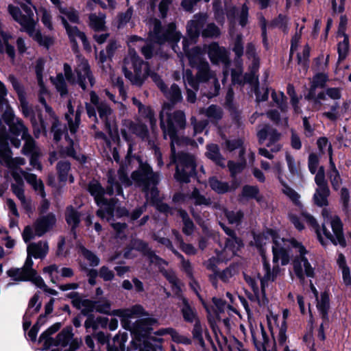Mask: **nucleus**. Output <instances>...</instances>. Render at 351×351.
Segmentation results:
<instances>
[{
	"instance_id": "obj_1",
	"label": "nucleus",
	"mask_w": 351,
	"mask_h": 351,
	"mask_svg": "<svg viewBox=\"0 0 351 351\" xmlns=\"http://www.w3.org/2000/svg\"><path fill=\"white\" fill-rule=\"evenodd\" d=\"M173 162L177 160L179 165L176 168L175 179L180 183L188 184L191 182V178L197 176V164L194 156L187 153L180 152L176 155H172Z\"/></svg>"
},
{
	"instance_id": "obj_2",
	"label": "nucleus",
	"mask_w": 351,
	"mask_h": 351,
	"mask_svg": "<svg viewBox=\"0 0 351 351\" xmlns=\"http://www.w3.org/2000/svg\"><path fill=\"white\" fill-rule=\"evenodd\" d=\"M139 167L131 173V178L138 185H143L148 189L151 184L156 185L158 182V175L153 171L152 167L143 162L140 158Z\"/></svg>"
},
{
	"instance_id": "obj_3",
	"label": "nucleus",
	"mask_w": 351,
	"mask_h": 351,
	"mask_svg": "<svg viewBox=\"0 0 351 351\" xmlns=\"http://www.w3.org/2000/svg\"><path fill=\"white\" fill-rule=\"evenodd\" d=\"M154 317L138 319L132 324V336L138 342L149 341V337L153 331L152 326L158 324Z\"/></svg>"
},
{
	"instance_id": "obj_4",
	"label": "nucleus",
	"mask_w": 351,
	"mask_h": 351,
	"mask_svg": "<svg viewBox=\"0 0 351 351\" xmlns=\"http://www.w3.org/2000/svg\"><path fill=\"white\" fill-rule=\"evenodd\" d=\"M154 34L156 43L159 45H163L165 43H169L174 47L177 45L182 38V34L180 32L176 31V26L174 23H171L168 25L167 28L161 31V27L157 25L154 27Z\"/></svg>"
},
{
	"instance_id": "obj_5",
	"label": "nucleus",
	"mask_w": 351,
	"mask_h": 351,
	"mask_svg": "<svg viewBox=\"0 0 351 351\" xmlns=\"http://www.w3.org/2000/svg\"><path fill=\"white\" fill-rule=\"evenodd\" d=\"M130 60L134 73L128 70L125 66L123 67V72L125 78L129 80L132 84L141 87L143 85V79L141 78L140 75L142 73V67L146 62L135 51L131 55Z\"/></svg>"
},
{
	"instance_id": "obj_6",
	"label": "nucleus",
	"mask_w": 351,
	"mask_h": 351,
	"mask_svg": "<svg viewBox=\"0 0 351 351\" xmlns=\"http://www.w3.org/2000/svg\"><path fill=\"white\" fill-rule=\"evenodd\" d=\"M280 182L284 187L282 190L283 193L289 197L294 205L298 208L300 215L304 217V219H315L313 215L307 212L306 208L299 200L300 195L286 182L283 181H280Z\"/></svg>"
},
{
	"instance_id": "obj_7",
	"label": "nucleus",
	"mask_w": 351,
	"mask_h": 351,
	"mask_svg": "<svg viewBox=\"0 0 351 351\" xmlns=\"http://www.w3.org/2000/svg\"><path fill=\"white\" fill-rule=\"evenodd\" d=\"M161 128L165 134H167L170 138V149L171 155H176V147L174 144L181 145L185 139L184 137H180L178 134V130L174 125L173 121L170 119L167 120V127L163 123L161 124Z\"/></svg>"
},
{
	"instance_id": "obj_8",
	"label": "nucleus",
	"mask_w": 351,
	"mask_h": 351,
	"mask_svg": "<svg viewBox=\"0 0 351 351\" xmlns=\"http://www.w3.org/2000/svg\"><path fill=\"white\" fill-rule=\"evenodd\" d=\"M208 55L213 63H217L219 62H226L228 61V55L226 49L223 47H220L216 42L209 45Z\"/></svg>"
},
{
	"instance_id": "obj_9",
	"label": "nucleus",
	"mask_w": 351,
	"mask_h": 351,
	"mask_svg": "<svg viewBox=\"0 0 351 351\" xmlns=\"http://www.w3.org/2000/svg\"><path fill=\"white\" fill-rule=\"evenodd\" d=\"M181 300L182 305L180 308V312L184 321L186 323L192 324L197 320H200L195 308L190 304L189 300L182 296Z\"/></svg>"
},
{
	"instance_id": "obj_10",
	"label": "nucleus",
	"mask_w": 351,
	"mask_h": 351,
	"mask_svg": "<svg viewBox=\"0 0 351 351\" xmlns=\"http://www.w3.org/2000/svg\"><path fill=\"white\" fill-rule=\"evenodd\" d=\"M112 314L117 317H133L134 316H147L148 313L141 304H134L130 308H119L112 311Z\"/></svg>"
},
{
	"instance_id": "obj_11",
	"label": "nucleus",
	"mask_w": 351,
	"mask_h": 351,
	"mask_svg": "<svg viewBox=\"0 0 351 351\" xmlns=\"http://www.w3.org/2000/svg\"><path fill=\"white\" fill-rule=\"evenodd\" d=\"M205 155L207 158L212 160L216 165L222 168L225 167L223 162L224 158L220 152V149L217 144H208L206 145V152Z\"/></svg>"
},
{
	"instance_id": "obj_12",
	"label": "nucleus",
	"mask_w": 351,
	"mask_h": 351,
	"mask_svg": "<svg viewBox=\"0 0 351 351\" xmlns=\"http://www.w3.org/2000/svg\"><path fill=\"white\" fill-rule=\"evenodd\" d=\"M99 204H97V206L103 208L108 216V218L106 219H114L115 208L119 203V199L116 197L107 199L104 197L99 200Z\"/></svg>"
},
{
	"instance_id": "obj_13",
	"label": "nucleus",
	"mask_w": 351,
	"mask_h": 351,
	"mask_svg": "<svg viewBox=\"0 0 351 351\" xmlns=\"http://www.w3.org/2000/svg\"><path fill=\"white\" fill-rule=\"evenodd\" d=\"M306 254H300L299 256H296L293 260V271L301 283L304 282V274L302 263H303L304 266L310 264L308 258L306 257Z\"/></svg>"
},
{
	"instance_id": "obj_14",
	"label": "nucleus",
	"mask_w": 351,
	"mask_h": 351,
	"mask_svg": "<svg viewBox=\"0 0 351 351\" xmlns=\"http://www.w3.org/2000/svg\"><path fill=\"white\" fill-rule=\"evenodd\" d=\"M49 250V246L47 242L42 245L41 242L32 243L27 247V254L34 258H44Z\"/></svg>"
},
{
	"instance_id": "obj_15",
	"label": "nucleus",
	"mask_w": 351,
	"mask_h": 351,
	"mask_svg": "<svg viewBox=\"0 0 351 351\" xmlns=\"http://www.w3.org/2000/svg\"><path fill=\"white\" fill-rule=\"evenodd\" d=\"M130 245L132 246V248L142 253L145 256H148L149 257L154 256L156 259L159 258V257L156 256L152 250H151L148 243L142 239H132L130 241Z\"/></svg>"
},
{
	"instance_id": "obj_16",
	"label": "nucleus",
	"mask_w": 351,
	"mask_h": 351,
	"mask_svg": "<svg viewBox=\"0 0 351 351\" xmlns=\"http://www.w3.org/2000/svg\"><path fill=\"white\" fill-rule=\"evenodd\" d=\"M22 140L24 141V145L21 151L23 155L28 156L40 150L36 141L29 133L25 132L24 136H22Z\"/></svg>"
},
{
	"instance_id": "obj_17",
	"label": "nucleus",
	"mask_w": 351,
	"mask_h": 351,
	"mask_svg": "<svg viewBox=\"0 0 351 351\" xmlns=\"http://www.w3.org/2000/svg\"><path fill=\"white\" fill-rule=\"evenodd\" d=\"M272 253H273V263H277L279 259L281 260V265L285 266L287 265L290 261V256L289 251L282 247L281 245L280 246H272Z\"/></svg>"
},
{
	"instance_id": "obj_18",
	"label": "nucleus",
	"mask_w": 351,
	"mask_h": 351,
	"mask_svg": "<svg viewBox=\"0 0 351 351\" xmlns=\"http://www.w3.org/2000/svg\"><path fill=\"white\" fill-rule=\"evenodd\" d=\"M260 327L263 337V342L257 340L254 330L251 329L252 341L257 351H266L267 348L269 347V338L265 330L264 326L261 324Z\"/></svg>"
},
{
	"instance_id": "obj_19",
	"label": "nucleus",
	"mask_w": 351,
	"mask_h": 351,
	"mask_svg": "<svg viewBox=\"0 0 351 351\" xmlns=\"http://www.w3.org/2000/svg\"><path fill=\"white\" fill-rule=\"evenodd\" d=\"M208 184L210 189L217 194L223 195L230 192L229 183L219 180L216 176L208 178Z\"/></svg>"
},
{
	"instance_id": "obj_20",
	"label": "nucleus",
	"mask_w": 351,
	"mask_h": 351,
	"mask_svg": "<svg viewBox=\"0 0 351 351\" xmlns=\"http://www.w3.org/2000/svg\"><path fill=\"white\" fill-rule=\"evenodd\" d=\"M74 334L71 326H67L64 328L56 337V345L61 346L63 348L66 347L70 341L73 339Z\"/></svg>"
},
{
	"instance_id": "obj_21",
	"label": "nucleus",
	"mask_w": 351,
	"mask_h": 351,
	"mask_svg": "<svg viewBox=\"0 0 351 351\" xmlns=\"http://www.w3.org/2000/svg\"><path fill=\"white\" fill-rule=\"evenodd\" d=\"M21 173L23 175L26 182L31 184L35 191H40L43 197L45 196L44 184L41 180L38 181L37 176L34 173H27L20 169Z\"/></svg>"
},
{
	"instance_id": "obj_22",
	"label": "nucleus",
	"mask_w": 351,
	"mask_h": 351,
	"mask_svg": "<svg viewBox=\"0 0 351 351\" xmlns=\"http://www.w3.org/2000/svg\"><path fill=\"white\" fill-rule=\"evenodd\" d=\"M56 221H34L33 227L35 235L43 236L46 232L53 229L56 226Z\"/></svg>"
},
{
	"instance_id": "obj_23",
	"label": "nucleus",
	"mask_w": 351,
	"mask_h": 351,
	"mask_svg": "<svg viewBox=\"0 0 351 351\" xmlns=\"http://www.w3.org/2000/svg\"><path fill=\"white\" fill-rule=\"evenodd\" d=\"M10 136H19L21 135L24 136L25 132L29 133L27 126L25 125L23 120L20 118H17L16 121L9 125Z\"/></svg>"
},
{
	"instance_id": "obj_24",
	"label": "nucleus",
	"mask_w": 351,
	"mask_h": 351,
	"mask_svg": "<svg viewBox=\"0 0 351 351\" xmlns=\"http://www.w3.org/2000/svg\"><path fill=\"white\" fill-rule=\"evenodd\" d=\"M350 198L349 190L346 187L341 188L340 192V199L342 210L346 215L347 219H351V206L349 204Z\"/></svg>"
},
{
	"instance_id": "obj_25",
	"label": "nucleus",
	"mask_w": 351,
	"mask_h": 351,
	"mask_svg": "<svg viewBox=\"0 0 351 351\" xmlns=\"http://www.w3.org/2000/svg\"><path fill=\"white\" fill-rule=\"evenodd\" d=\"M89 26L95 32L106 31V21L105 15L103 16H98L95 14H90L89 15Z\"/></svg>"
},
{
	"instance_id": "obj_26",
	"label": "nucleus",
	"mask_w": 351,
	"mask_h": 351,
	"mask_svg": "<svg viewBox=\"0 0 351 351\" xmlns=\"http://www.w3.org/2000/svg\"><path fill=\"white\" fill-rule=\"evenodd\" d=\"M21 106V111L25 117H30L32 125L34 127L37 124L36 114L32 107L29 106V104L25 96L19 99Z\"/></svg>"
},
{
	"instance_id": "obj_27",
	"label": "nucleus",
	"mask_w": 351,
	"mask_h": 351,
	"mask_svg": "<svg viewBox=\"0 0 351 351\" xmlns=\"http://www.w3.org/2000/svg\"><path fill=\"white\" fill-rule=\"evenodd\" d=\"M170 119L173 121L174 125L180 130L186 128V116L182 110H175L172 114H167V120Z\"/></svg>"
},
{
	"instance_id": "obj_28",
	"label": "nucleus",
	"mask_w": 351,
	"mask_h": 351,
	"mask_svg": "<svg viewBox=\"0 0 351 351\" xmlns=\"http://www.w3.org/2000/svg\"><path fill=\"white\" fill-rule=\"evenodd\" d=\"M33 39L39 45V46L43 47L47 50L53 45L55 43V39L53 36L43 35L40 30H37L35 32Z\"/></svg>"
},
{
	"instance_id": "obj_29",
	"label": "nucleus",
	"mask_w": 351,
	"mask_h": 351,
	"mask_svg": "<svg viewBox=\"0 0 351 351\" xmlns=\"http://www.w3.org/2000/svg\"><path fill=\"white\" fill-rule=\"evenodd\" d=\"M88 191L94 197L97 204H99V200L104 197L105 189L99 182H90L88 185Z\"/></svg>"
},
{
	"instance_id": "obj_30",
	"label": "nucleus",
	"mask_w": 351,
	"mask_h": 351,
	"mask_svg": "<svg viewBox=\"0 0 351 351\" xmlns=\"http://www.w3.org/2000/svg\"><path fill=\"white\" fill-rule=\"evenodd\" d=\"M343 36V40L337 45L338 62L344 60L349 50V38L346 33L341 34Z\"/></svg>"
},
{
	"instance_id": "obj_31",
	"label": "nucleus",
	"mask_w": 351,
	"mask_h": 351,
	"mask_svg": "<svg viewBox=\"0 0 351 351\" xmlns=\"http://www.w3.org/2000/svg\"><path fill=\"white\" fill-rule=\"evenodd\" d=\"M22 27L21 31L26 32L29 36H34L35 34V25L36 23L32 17H27V16H23L20 21L18 22Z\"/></svg>"
},
{
	"instance_id": "obj_32",
	"label": "nucleus",
	"mask_w": 351,
	"mask_h": 351,
	"mask_svg": "<svg viewBox=\"0 0 351 351\" xmlns=\"http://www.w3.org/2000/svg\"><path fill=\"white\" fill-rule=\"evenodd\" d=\"M58 178L60 182H66L69 171L71 169V163L69 161H59L56 165Z\"/></svg>"
},
{
	"instance_id": "obj_33",
	"label": "nucleus",
	"mask_w": 351,
	"mask_h": 351,
	"mask_svg": "<svg viewBox=\"0 0 351 351\" xmlns=\"http://www.w3.org/2000/svg\"><path fill=\"white\" fill-rule=\"evenodd\" d=\"M200 29L201 25L198 21H190V24H189L186 27V33L191 41L196 43L200 35Z\"/></svg>"
},
{
	"instance_id": "obj_34",
	"label": "nucleus",
	"mask_w": 351,
	"mask_h": 351,
	"mask_svg": "<svg viewBox=\"0 0 351 351\" xmlns=\"http://www.w3.org/2000/svg\"><path fill=\"white\" fill-rule=\"evenodd\" d=\"M97 110L100 119L104 121L106 128L111 131V124L108 117L112 112L111 108L107 104H101L97 106Z\"/></svg>"
},
{
	"instance_id": "obj_35",
	"label": "nucleus",
	"mask_w": 351,
	"mask_h": 351,
	"mask_svg": "<svg viewBox=\"0 0 351 351\" xmlns=\"http://www.w3.org/2000/svg\"><path fill=\"white\" fill-rule=\"evenodd\" d=\"M130 130L132 132L133 134H136L137 136L144 138L147 137L149 135V130L147 126L143 123H134L132 121L130 123Z\"/></svg>"
},
{
	"instance_id": "obj_36",
	"label": "nucleus",
	"mask_w": 351,
	"mask_h": 351,
	"mask_svg": "<svg viewBox=\"0 0 351 351\" xmlns=\"http://www.w3.org/2000/svg\"><path fill=\"white\" fill-rule=\"evenodd\" d=\"M316 307L318 311H330V293L328 290L321 292L320 299L316 300Z\"/></svg>"
},
{
	"instance_id": "obj_37",
	"label": "nucleus",
	"mask_w": 351,
	"mask_h": 351,
	"mask_svg": "<svg viewBox=\"0 0 351 351\" xmlns=\"http://www.w3.org/2000/svg\"><path fill=\"white\" fill-rule=\"evenodd\" d=\"M53 84H55L57 91L60 93L62 97L68 95V87L62 73H60L57 74Z\"/></svg>"
},
{
	"instance_id": "obj_38",
	"label": "nucleus",
	"mask_w": 351,
	"mask_h": 351,
	"mask_svg": "<svg viewBox=\"0 0 351 351\" xmlns=\"http://www.w3.org/2000/svg\"><path fill=\"white\" fill-rule=\"evenodd\" d=\"M259 193L260 190L257 186L245 184L242 188L241 196L249 200L256 198Z\"/></svg>"
},
{
	"instance_id": "obj_39",
	"label": "nucleus",
	"mask_w": 351,
	"mask_h": 351,
	"mask_svg": "<svg viewBox=\"0 0 351 351\" xmlns=\"http://www.w3.org/2000/svg\"><path fill=\"white\" fill-rule=\"evenodd\" d=\"M7 274L13 278L14 280L18 282L27 281L29 279L27 278L28 274L23 269L21 270L19 268H11L8 270Z\"/></svg>"
},
{
	"instance_id": "obj_40",
	"label": "nucleus",
	"mask_w": 351,
	"mask_h": 351,
	"mask_svg": "<svg viewBox=\"0 0 351 351\" xmlns=\"http://www.w3.org/2000/svg\"><path fill=\"white\" fill-rule=\"evenodd\" d=\"M220 35V29L214 23L207 24L206 28L202 32V36L204 38H218Z\"/></svg>"
},
{
	"instance_id": "obj_41",
	"label": "nucleus",
	"mask_w": 351,
	"mask_h": 351,
	"mask_svg": "<svg viewBox=\"0 0 351 351\" xmlns=\"http://www.w3.org/2000/svg\"><path fill=\"white\" fill-rule=\"evenodd\" d=\"M200 51L201 49L199 47H194L191 49H189L186 52H184L191 67H194L197 65V62L199 60V55L200 54Z\"/></svg>"
},
{
	"instance_id": "obj_42",
	"label": "nucleus",
	"mask_w": 351,
	"mask_h": 351,
	"mask_svg": "<svg viewBox=\"0 0 351 351\" xmlns=\"http://www.w3.org/2000/svg\"><path fill=\"white\" fill-rule=\"evenodd\" d=\"M173 233L176 237L178 241L180 243L181 250L188 255H194L196 253V250L192 244L185 243L183 241L182 236L179 234L177 230H173Z\"/></svg>"
},
{
	"instance_id": "obj_43",
	"label": "nucleus",
	"mask_w": 351,
	"mask_h": 351,
	"mask_svg": "<svg viewBox=\"0 0 351 351\" xmlns=\"http://www.w3.org/2000/svg\"><path fill=\"white\" fill-rule=\"evenodd\" d=\"M315 193L322 195V198H320V200L318 202L317 206L323 207L328 206V197L330 195V189L328 184L318 186L315 190Z\"/></svg>"
},
{
	"instance_id": "obj_44",
	"label": "nucleus",
	"mask_w": 351,
	"mask_h": 351,
	"mask_svg": "<svg viewBox=\"0 0 351 351\" xmlns=\"http://www.w3.org/2000/svg\"><path fill=\"white\" fill-rule=\"evenodd\" d=\"M168 99L173 104H177L182 101L181 90L176 84L171 85Z\"/></svg>"
},
{
	"instance_id": "obj_45",
	"label": "nucleus",
	"mask_w": 351,
	"mask_h": 351,
	"mask_svg": "<svg viewBox=\"0 0 351 351\" xmlns=\"http://www.w3.org/2000/svg\"><path fill=\"white\" fill-rule=\"evenodd\" d=\"M218 262H219V260L217 258L213 256L208 260L207 265H206L207 269L210 270L214 272L213 274H210L209 276V280L213 285L217 284L216 274L219 271L217 265Z\"/></svg>"
},
{
	"instance_id": "obj_46",
	"label": "nucleus",
	"mask_w": 351,
	"mask_h": 351,
	"mask_svg": "<svg viewBox=\"0 0 351 351\" xmlns=\"http://www.w3.org/2000/svg\"><path fill=\"white\" fill-rule=\"evenodd\" d=\"M191 199H194L195 204L201 206H208L211 204L210 199L206 198L204 195H202L198 189L195 187L191 195Z\"/></svg>"
},
{
	"instance_id": "obj_47",
	"label": "nucleus",
	"mask_w": 351,
	"mask_h": 351,
	"mask_svg": "<svg viewBox=\"0 0 351 351\" xmlns=\"http://www.w3.org/2000/svg\"><path fill=\"white\" fill-rule=\"evenodd\" d=\"M232 51L237 59H240L243 56L244 47L242 34H237L234 43Z\"/></svg>"
},
{
	"instance_id": "obj_48",
	"label": "nucleus",
	"mask_w": 351,
	"mask_h": 351,
	"mask_svg": "<svg viewBox=\"0 0 351 351\" xmlns=\"http://www.w3.org/2000/svg\"><path fill=\"white\" fill-rule=\"evenodd\" d=\"M310 53H311V48H310L309 45L308 44H306L304 47L303 51H302L303 61H302V58L300 53H298L297 54L298 64H302V66L305 69H307L308 68Z\"/></svg>"
},
{
	"instance_id": "obj_49",
	"label": "nucleus",
	"mask_w": 351,
	"mask_h": 351,
	"mask_svg": "<svg viewBox=\"0 0 351 351\" xmlns=\"http://www.w3.org/2000/svg\"><path fill=\"white\" fill-rule=\"evenodd\" d=\"M1 112V119L7 125L16 121L17 118L15 117L14 110L10 104H8Z\"/></svg>"
},
{
	"instance_id": "obj_50",
	"label": "nucleus",
	"mask_w": 351,
	"mask_h": 351,
	"mask_svg": "<svg viewBox=\"0 0 351 351\" xmlns=\"http://www.w3.org/2000/svg\"><path fill=\"white\" fill-rule=\"evenodd\" d=\"M276 275L274 274L271 273V271H265V274L264 275V277L261 280V293L263 295V300H265L266 302H268V298L266 295V291H265V286L269 280L274 281L276 279Z\"/></svg>"
},
{
	"instance_id": "obj_51",
	"label": "nucleus",
	"mask_w": 351,
	"mask_h": 351,
	"mask_svg": "<svg viewBox=\"0 0 351 351\" xmlns=\"http://www.w3.org/2000/svg\"><path fill=\"white\" fill-rule=\"evenodd\" d=\"M206 115L210 119L217 121L221 120L223 117L222 109L217 105L212 104L209 106L206 110Z\"/></svg>"
},
{
	"instance_id": "obj_52",
	"label": "nucleus",
	"mask_w": 351,
	"mask_h": 351,
	"mask_svg": "<svg viewBox=\"0 0 351 351\" xmlns=\"http://www.w3.org/2000/svg\"><path fill=\"white\" fill-rule=\"evenodd\" d=\"M98 302L90 299H84L82 306L84 307L80 313L82 316L93 315V312L95 311L96 304Z\"/></svg>"
},
{
	"instance_id": "obj_53",
	"label": "nucleus",
	"mask_w": 351,
	"mask_h": 351,
	"mask_svg": "<svg viewBox=\"0 0 351 351\" xmlns=\"http://www.w3.org/2000/svg\"><path fill=\"white\" fill-rule=\"evenodd\" d=\"M245 162H235L232 160L228 162V167L230 173L231 178H235L237 174L243 171L245 168Z\"/></svg>"
},
{
	"instance_id": "obj_54",
	"label": "nucleus",
	"mask_w": 351,
	"mask_h": 351,
	"mask_svg": "<svg viewBox=\"0 0 351 351\" xmlns=\"http://www.w3.org/2000/svg\"><path fill=\"white\" fill-rule=\"evenodd\" d=\"M81 252L84 258L90 262V266L96 267L99 264V258L92 251L82 246L81 247Z\"/></svg>"
},
{
	"instance_id": "obj_55",
	"label": "nucleus",
	"mask_w": 351,
	"mask_h": 351,
	"mask_svg": "<svg viewBox=\"0 0 351 351\" xmlns=\"http://www.w3.org/2000/svg\"><path fill=\"white\" fill-rule=\"evenodd\" d=\"M133 14V8L130 7L125 12H120L118 14V27L121 28L125 25L131 19Z\"/></svg>"
},
{
	"instance_id": "obj_56",
	"label": "nucleus",
	"mask_w": 351,
	"mask_h": 351,
	"mask_svg": "<svg viewBox=\"0 0 351 351\" xmlns=\"http://www.w3.org/2000/svg\"><path fill=\"white\" fill-rule=\"evenodd\" d=\"M29 159V165L34 169L41 171L43 169V165L40 162V158L42 156V153L40 150L31 154L28 156Z\"/></svg>"
},
{
	"instance_id": "obj_57",
	"label": "nucleus",
	"mask_w": 351,
	"mask_h": 351,
	"mask_svg": "<svg viewBox=\"0 0 351 351\" xmlns=\"http://www.w3.org/2000/svg\"><path fill=\"white\" fill-rule=\"evenodd\" d=\"M328 80V76L326 73H317L313 76L311 84L315 86V87L323 88L326 86Z\"/></svg>"
},
{
	"instance_id": "obj_58",
	"label": "nucleus",
	"mask_w": 351,
	"mask_h": 351,
	"mask_svg": "<svg viewBox=\"0 0 351 351\" xmlns=\"http://www.w3.org/2000/svg\"><path fill=\"white\" fill-rule=\"evenodd\" d=\"M141 110L138 113L141 117L148 119L151 124L156 123L154 111L150 106H144Z\"/></svg>"
},
{
	"instance_id": "obj_59",
	"label": "nucleus",
	"mask_w": 351,
	"mask_h": 351,
	"mask_svg": "<svg viewBox=\"0 0 351 351\" xmlns=\"http://www.w3.org/2000/svg\"><path fill=\"white\" fill-rule=\"evenodd\" d=\"M337 264L339 268L341 269L343 279L348 278L349 274H350V270L349 267L347 265L345 256L341 253L338 256Z\"/></svg>"
},
{
	"instance_id": "obj_60",
	"label": "nucleus",
	"mask_w": 351,
	"mask_h": 351,
	"mask_svg": "<svg viewBox=\"0 0 351 351\" xmlns=\"http://www.w3.org/2000/svg\"><path fill=\"white\" fill-rule=\"evenodd\" d=\"M9 80L12 84L14 90L17 93L19 99L25 97L23 86L21 85L18 79L14 75H10L9 76Z\"/></svg>"
},
{
	"instance_id": "obj_61",
	"label": "nucleus",
	"mask_w": 351,
	"mask_h": 351,
	"mask_svg": "<svg viewBox=\"0 0 351 351\" xmlns=\"http://www.w3.org/2000/svg\"><path fill=\"white\" fill-rule=\"evenodd\" d=\"M243 141L241 138H236L233 140H227L226 141V148L228 151L232 152L235 149L242 148L241 150V154L244 153V149L243 148Z\"/></svg>"
},
{
	"instance_id": "obj_62",
	"label": "nucleus",
	"mask_w": 351,
	"mask_h": 351,
	"mask_svg": "<svg viewBox=\"0 0 351 351\" xmlns=\"http://www.w3.org/2000/svg\"><path fill=\"white\" fill-rule=\"evenodd\" d=\"M319 162V157L316 154H309L308 158V167L311 174H315L317 172Z\"/></svg>"
},
{
	"instance_id": "obj_63",
	"label": "nucleus",
	"mask_w": 351,
	"mask_h": 351,
	"mask_svg": "<svg viewBox=\"0 0 351 351\" xmlns=\"http://www.w3.org/2000/svg\"><path fill=\"white\" fill-rule=\"evenodd\" d=\"M241 243V240L237 237H236V238H228L226 240L224 248L235 254L238 250L237 245H240Z\"/></svg>"
},
{
	"instance_id": "obj_64",
	"label": "nucleus",
	"mask_w": 351,
	"mask_h": 351,
	"mask_svg": "<svg viewBox=\"0 0 351 351\" xmlns=\"http://www.w3.org/2000/svg\"><path fill=\"white\" fill-rule=\"evenodd\" d=\"M66 297L69 299H71V304L73 307H75L77 309L81 308V306H82L84 299H82L78 292H70L66 294Z\"/></svg>"
}]
</instances>
